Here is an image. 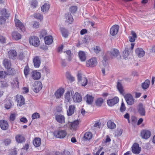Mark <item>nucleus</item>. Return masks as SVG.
<instances>
[{"mask_svg": "<svg viewBox=\"0 0 155 155\" xmlns=\"http://www.w3.org/2000/svg\"><path fill=\"white\" fill-rule=\"evenodd\" d=\"M9 14L6 12V9H3L0 12V24H2L5 23V18L9 17Z\"/></svg>", "mask_w": 155, "mask_h": 155, "instance_id": "f257e3e1", "label": "nucleus"}, {"mask_svg": "<svg viewBox=\"0 0 155 155\" xmlns=\"http://www.w3.org/2000/svg\"><path fill=\"white\" fill-rule=\"evenodd\" d=\"M78 78V84H81L82 86H86L87 82V78L84 77H82L81 74L78 73L77 75Z\"/></svg>", "mask_w": 155, "mask_h": 155, "instance_id": "f03ea898", "label": "nucleus"}, {"mask_svg": "<svg viewBox=\"0 0 155 155\" xmlns=\"http://www.w3.org/2000/svg\"><path fill=\"white\" fill-rule=\"evenodd\" d=\"M67 133L65 130H58L54 132V136L57 138H63L66 135Z\"/></svg>", "mask_w": 155, "mask_h": 155, "instance_id": "7ed1b4c3", "label": "nucleus"}, {"mask_svg": "<svg viewBox=\"0 0 155 155\" xmlns=\"http://www.w3.org/2000/svg\"><path fill=\"white\" fill-rule=\"evenodd\" d=\"M131 46L130 48H126L124 51H123V57L124 58L126 59L127 58H128L130 54L132 51V50L134 47V44L133 43H131Z\"/></svg>", "mask_w": 155, "mask_h": 155, "instance_id": "20e7f679", "label": "nucleus"}, {"mask_svg": "<svg viewBox=\"0 0 155 155\" xmlns=\"http://www.w3.org/2000/svg\"><path fill=\"white\" fill-rule=\"evenodd\" d=\"M97 63L96 58L93 57L86 61V65L88 67H93L97 65Z\"/></svg>", "mask_w": 155, "mask_h": 155, "instance_id": "39448f33", "label": "nucleus"}, {"mask_svg": "<svg viewBox=\"0 0 155 155\" xmlns=\"http://www.w3.org/2000/svg\"><path fill=\"white\" fill-rule=\"evenodd\" d=\"M29 42L31 44L35 46H38L40 44L38 38L35 36H31L29 38Z\"/></svg>", "mask_w": 155, "mask_h": 155, "instance_id": "423d86ee", "label": "nucleus"}, {"mask_svg": "<svg viewBox=\"0 0 155 155\" xmlns=\"http://www.w3.org/2000/svg\"><path fill=\"white\" fill-rule=\"evenodd\" d=\"M124 98L128 105H130L134 103V99L131 94H126L124 96Z\"/></svg>", "mask_w": 155, "mask_h": 155, "instance_id": "0eeeda50", "label": "nucleus"}, {"mask_svg": "<svg viewBox=\"0 0 155 155\" xmlns=\"http://www.w3.org/2000/svg\"><path fill=\"white\" fill-rule=\"evenodd\" d=\"M107 54L112 58H116L120 54L119 51L117 49L115 48L111 49L110 51H108Z\"/></svg>", "mask_w": 155, "mask_h": 155, "instance_id": "6e6552de", "label": "nucleus"}, {"mask_svg": "<svg viewBox=\"0 0 155 155\" xmlns=\"http://www.w3.org/2000/svg\"><path fill=\"white\" fill-rule=\"evenodd\" d=\"M15 26L18 29L19 28L23 32L25 31V28L24 25L19 20L15 18Z\"/></svg>", "mask_w": 155, "mask_h": 155, "instance_id": "1a4fd4ad", "label": "nucleus"}, {"mask_svg": "<svg viewBox=\"0 0 155 155\" xmlns=\"http://www.w3.org/2000/svg\"><path fill=\"white\" fill-rule=\"evenodd\" d=\"M141 150V148L139 147V145L137 143H135L133 145L132 151L135 154H139Z\"/></svg>", "mask_w": 155, "mask_h": 155, "instance_id": "9d476101", "label": "nucleus"}, {"mask_svg": "<svg viewBox=\"0 0 155 155\" xmlns=\"http://www.w3.org/2000/svg\"><path fill=\"white\" fill-rule=\"evenodd\" d=\"M42 87V84L40 82H35L34 83L33 89L35 92H38Z\"/></svg>", "mask_w": 155, "mask_h": 155, "instance_id": "9b49d317", "label": "nucleus"}, {"mask_svg": "<svg viewBox=\"0 0 155 155\" xmlns=\"http://www.w3.org/2000/svg\"><path fill=\"white\" fill-rule=\"evenodd\" d=\"M151 135V132L147 130H144L141 131V136L142 138L144 139H147L150 137Z\"/></svg>", "mask_w": 155, "mask_h": 155, "instance_id": "f8f14e48", "label": "nucleus"}, {"mask_svg": "<svg viewBox=\"0 0 155 155\" xmlns=\"http://www.w3.org/2000/svg\"><path fill=\"white\" fill-rule=\"evenodd\" d=\"M8 55L9 58L15 60L17 56V53L15 50H11L8 51Z\"/></svg>", "mask_w": 155, "mask_h": 155, "instance_id": "ddd939ff", "label": "nucleus"}, {"mask_svg": "<svg viewBox=\"0 0 155 155\" xmlns=\"http://www.w3.org/2000/svg\"><path fill=\"white\" fill-rule=\"evenodd\" d=\"M119 99L117 97H115L114 98L107 100V103L110 106H112L117 104L119 101Z\"/></svg>", "mask_w": 155, "mask_h": 155, "instance_id": "4468645a", "label": "nucleus"}, {"mask_svg": "<svg viewBox=\"0 0 155 155\" xmlns=\"http://www.w3.org/2000/svg\"><path fill=\"white\" fill-rule=\"evenodd\" d=\"M119 30V26L117 25H115L113 26L110 30V34L112 36L116 35Z\"/></svg>", "mask_w": 155, "mask_h": 155, "instance_id": "2eb2a0df", "label": "nucleus"}, {"mask_svg": "<svg viewBox=\"0 0 155 155\" xmlns=\"http://www.w3.org/2000/svg\"><path fill=\"white\" fill-rule=\"evenodd\" d=\"M56 120L61 124H63L65 122V118L61 114L56 115L55 116Z\"/></svg>", "mask_w": 155, "mask_h": 155, "instance_id": "dca6fc26", "label": "nucleus"}, {"mask_svg": "<svg viewBox=\"0 0 155 155\" xmlns=\"http://www.w3.org/2000/svg\"><path fill=\"white\" fill-rule=\"evenodd\" d=\"M31 74L32 78L35 80H38L41 77V73L36 71L32 72Z\"/></svg>", "mask_w": 155, "mask_h": 155, "instance_id": "f3484780", "label": "nucleus"}, {"mask_svg": "<svg viewBox=\"0 0 155 155\" xmlns=\"http://www.w3.org/2000/svg\"><path fill=\"white\" fill-rule=\"evenodd\" d=\"M0 127L3 130H7L8 127V125L7 121L3 120H0Z\"/></svg>", "mask_w": 155, "mask_h": 155, "instance_id": "a211bd4d", "label": "nucleus"}, {"mask_svg": "<svg viewBox=\"0 0 155 155\" xmlns=\"http://www.w3.org/2000/svg\"><path fill=\"white\" fill-rule=\"evenodd\" d=\"M138 111L139 114L141 116H145V107L143 105L140 104L139 105Z\"/></svg>", "mask_w": 155, "mask_h": 155, "instance_id": "6ab92c4d", "label": "nucleus"}, {"mask_svg": "<svg viewBox=\"0 0 155 155\" xmlns=\"http://www.w3.org/2000/svg\"><path fill=\"white\" fill-rule=\"evenodd\" d=\"M65 20L66 22L68 24H71L73 21V18L72 15L70 13H67L65 14Z\"/></svg>", "mask_w": 155, "mask_h": 155, "instance_id": "aec40b11", "label": "nucleus"}, {"mask_svg": "<svg viewBox=\"0 0 155 155\" xmlns=\"http://www.w3.org/2000/svg\"><path fill=\"white\" fill-rule=\"evenodd\" d=\"M34 66L36 68H38L40 66L41 64V60L40 58L36 56L35 57L33 60Z\"/></svg>", "mask_w": 155, "mask_h": 155, "instance_id": "412c9836", "label": "nucleus"}, {"mask_svg": "<svg viewBox=\"0 0 155 155\" xmlns=\"http://www.w3.org/2000/svg\"><path fill=\"white\" fill-rule=\"evenodd\" d=\"M135 52L137 55L140 58L143 57L145 53V51L143 49L139 48L136 49Z\"/></svg>", "mask_w": 155, "mask_h": 155, "instance_id": "4be33fe9", "label": "nucleus"}, {"mask_svg": "<svg viewBox=\"0 0 155 155\" xmlns=\"http://www.w3.org/2000/svg\"><path fill=\"white\" fill-rule=\"evenodd\" d=\"M74 94L73 91H68L65 95V97L66 101L68 102L70 100L71 98Z\"/></svg>", "mask_w": 155, "mask_h": 155, "instance_id": "5701e85b", "label": "nucleus"}, {"mask_svg": "<svg viewBox=\"0 0 155 155\" xmlns=\"http://www.w3.org/2000/svg\"><path fill=\"white\" fill-rule=\"evenodd\" d=\"M73 97V100L75 102H80L82 100L81 95L78 92H76Z\"/></svg>", "mask_w": 155, "mask_h": 155, "instance_id": "b1692460", "label": "nucleus"}, {"mask_svg": "<svg viewBox=\"0 0 155 155\" xmlns=\"http://www.w3.org/2000/svg\"><path fill=\"white\" fill-rule=\"evenodd\" d=\"M64 92V90L63 89H59L55 92V96L57 98H59L63 95Z\"/></svg>", "mask_w": 155, "mask_h": 155, "instance_id": "393cba45", "label": "nucleus"}, {"mask_svg": "<svg viewBox=\"0 0 155 155\" xmlns=\"http://www.w3.org/2000/svg\"><path fill=\"white\" fill-rule=\"evenodd\" d=\"M94 97L92 96L86 95L84 97V99L86 100L87 103L89 104H91L92 103Z\"/></svg>", "mask_w": 155, "mask_h": 155, "instance_id": "a878e982", "label": "nucleus"}, {"mask_svg": "<svg viewBox=\"0 0 155 155\" xmlns=\"http://www.w3.org/2000/svg\"><path fill=\"white\" fill-rule=\"evenodd\" d=\"M45 43L46 44L49 45L51 44L53 41V39L51 36H48L44 38Z\"/></svg>", "mask_w": 155, "mask_h": 155, "instance_id": "bb28decb", "label": "nucleus"}, {"mask_svg": "<svg viewBox=\"0 0 155 155\" xmlns=\"http://www.w3.org/2000/svg\"><path fill=\"white\" fill-rule=\"evenodd\" d=\"M15 139L17 142L18 143H22L25 141V139L23 135L18 134L15 137Z\"/></svg>", "mask_w": 155, "mask_h": 155, "instance_id": "cd10ccee", "label": "nucleus"}, {"mask_svg": "<svg viewBox=\"0 0 155 155\" xmlns=\"http://www.w3.org/2000/svg\"><path fill=\"white\" fill-rule=\"evenodd\" d=\"M3 64L5 68L7 69L11 68V64L10 60L7 59H5L3 61Z\"/></svg>", "mask_w": 155, "mask_h": 155, "instance_id": "c85d7f7f", "label": "nucleus"}, {"mask_svg": "<svg viewBox=\"0 0 155 155\" xmlns=\"http://www.w3.org/2000/svg\"><path fill=\"white\" fill-rule=\"evenodd\" d=\"M75 107L74 106L71 105L69 106L68 110L67 112V114L68 116H71L74 113Z\"/></svg>", "mask_w": 155, "mask_h": 155, "instance_id": "c756f323", "label": "nucleus"}, {"mask_svg": "<svg viewBox=\"0 0 155 155\" xmlns=\"http://www.w3.org/2000/svg\"><path fill=\"white\" fill-rule=\"evenodd\" d=\"M12 36L13 38L16 40H19L21 38V35L17 32L14 31L12 33Z\"/></svg>", "mask_w": 155, "mask_h": 155, "instance_id": "7c9ffc66", "label": "nucleus"}, {"mask_svg": "<svg viewBox=\"0 0 155 155\" xmlns=\"http://www.w3.org/2000/svg\"><path fill=\"white\" fill-rule=\"evenodd\" d=\"M33 143L35 147H39L41 144V139L39 138H35L33 140Z\"/></svg>", "mask_w": 155, "mask_h": 155, "instance_id": "2f4dec72", "label": "nucleus"}, {"mask_svg": "<svg viewBox=\"0 0 155 155\" xmlns=\"http://www.w3.org/2000/svg\"><path fill=\"white\" fill-rule=\"evenodd\" d=\"M50 7L49 4L45 3L41 8V11L43 12L46 13L49 10Z\"/></svg>", "mask_w": 155, "mask_h": 155, "instance_id": "473e14b6", "label": "nucleus"}, {"mask_svg": "<svg viewBox=\"0 0 155 155\" xmlns=\"http://www.w3.org/2000/svg\"><path fill=\"white\" fill-rule=\"evenodd\" d=\"M78 55L81 61H84L86 60V54L84 51H80L79 52Z\"/></svg>", "mask_w": 155, "mask_h": 155, "instance_id": "72a5a7b5", "label": "nucleus"}, {"mask_svg": "<svg viewBox=\"0 0 155 155\" xmlns=\"http://www.w3.org/2000/svg\"><path fill=\"white\" fill-rule=\"evenodd\" d=\"M19 82L17 78H15L11 83L12 86L13 88L18 87Z\"/></svg>", "mask_w": 155, "mask_h": 155, "instance_id": "f704fd0d", "label": "nucleus"}, {"mask_svg": "<svg viewBox=\"0 0 155 155\" xmlns=\"http://www.w3.org/2000/svg\"><path fill=\"white\" fill-rule=\"evenodd\" d=\"M92 137V134L91 133L87 132L84 134V139L85 140H89Z\"/></svg>", "mask_w": 155, "mask_h": 155, "instance_id": "c9c22d12", "label": "nucleus"}, {"mask_svg": "<svg viewBox=\"0 0 155 155\" xmlns=\"http://www.w3.org/2000/svg\"><path fill=\"white\" fill-rule=\"evenodd\" d=\"M150 84V81L149 80H146L142 84V87L144 89H146L148 88Z\"/></svg>", "mask_w": 155, "mask_h": 155, "instance_id": "e433bc0d", "label": "nucleus"}, {"mask_svg": "<svg viewBox=\"0 0 155 155\" xmlns=\"http://www.w3.org/2000/svg\"><path fill=\"white\" fill-rule=\"evenodd\" d=\"M25 104V99L23 96L20 95L18 101L17 105L21 106Z\"/></svg>", "mask_w": 155, "mask_h": 155, "instance_id": "4c0bfd02", "label": "nucleus"}, {"mask_svg": "<svg viewBox=\"0 0 155 155\" xmlns=\"http://www.w3.org/2000/svg\"><path fill=\"white\" fill-rule=\"evenodd\" d=\"M79 124V122L78 120H75L72 123H71L70 125L71 129H76L78 127Z\"/></svg>", "mask_w": 155, "mask_h": 155, "instance_id": "58836bf2", "label": "nucleus"}, {"mask_svg": "<svg viewBox=\"0 0 155 155\" xmlns=\"http://www.w3.org/2000/svg\"><path fill=\"white\" fill-rule=\"evenodd\" d=\"M117 88L121 94H124V90L122 84L120 82H118L117 84Z\"/></svg>", "mask_w": 155, "mask_h": 155, "instance_id": "ea45409f", "label": "nucleus"}, {"mask_svg": "<svg viewBox=\"0 0 155 155\" xmlns=\"http://www.w3.org/2000/svg\"><path fill=\"white\" fill-rule=\"evenodd\" d=\"M42 72L44 74H46L47 77L49 76L50 71L49 69L46 66H45L41 70Z\"/></svg>", "mask_w": 155, "mask_h": 155, "instance_id": "a19ab883", "label": "nucleus"}, {"mask_svg": "<svg viewBox=\"0 0 155 155\" xmlns=\"http://www.w3.org/2000/svg\"><path fill=\"white\" fill-rule=\"evenodd\" d=\"M63 36L65 38H67L68 36V33L67 30L64 28H60Z\"/></svg>", "mask_w": 155, "mask_h": 155, "instance_id": "79ce46f5", "label": "nucleus"}, {"mask_svg": "<svg viewBox=\"0 0 155 155\" xmlns=\"http://www.w3.org/2000/svg\"><path fill=\"white\" fill-rule=\"evenodd\" d=\"M107 127L110 129H114L116 127L115 124L111 120H109L107 122Z\"/></svg>", "mask_w": 155, "mask_h": 155, "instance_id": "37998d69", "label": "nucleus"}, {"mask_svg": "<svg viewBox=\"0 0 155 155\" xmlns=\"http://www.w3.org/2000/svg\"><path fill=\"white\" fill-rule=\"evenodd\" d=\"M66 78L69 81H74V77L71 75L70 72L68 71L67 72L66 74Z\"/></svg>", "mask_w": 155, "mask_h": 155, "instance_id": "c03bdc74", "label": "nucleus"}, {"mask_svg": "<svg viewBox=\"0 0 155 155\" xmlns=\"http://www.w3.org/2000/svg\"><path fill=\"white\" fill-rule=\"evenodd\" d=\"M30 71V69L28 65H26L25 67L24 70V74L26 78H27L28 75Z\"/></svg>", "mask_w": 155, "mask_h": 155, "instance_id": "a18cd8bd", "label": "nucleus"}, {"mask_svg": "<svg viewBox=\"0 0 155 155\" xmlns=\"http://www.w3.org/2000/svg\"><path fill=\"white\" fill-rule=\"evenodd\" d=\"M103 102V99L101 98L97 99L96 101V104L97 106H100L102 104Z\"/></svg>", "mask_w": 155, "mask_h": 155, "instance_id": "49530a36", "label": "nucleus"}, {"mask_svg": "<svg viewBox=\"0 0 155 155\" xmlns=\"http://www.w3.org/2000/svg\"><path fill=\"white\" fill-rule=\"evenodd\" d=\"M34 16L37 19H39L41 20L43 18V16L39 13H35L34 15Z\"/></svg>", "mask_w": 155, "mask_h": 155, "instance_id": "de8ad7c7", "label": "nucleus"}, {"mask_svg": "<svg viewBox=\"0 0 155 155\" xmlns=\"http://www.w3.org/2000/svg\"><path fill=\"white\" fill-rule=\"evenodd\" d=\"M40 114L36 112L34 113L32 115L31 117L32 119L39 118L40 117Z\"/></svg>", "mask_w": 155, "mask_h": 155, "instance_id": "09e8293b", "label": "nucleus"}, {"mask_svg": "<svg viewBox=\"0 0 155 155\" xmlns=\"http://www.w3.org/2000/svg\"><path fill=\"white\" fill-rule=\"evenodd\" d=\"M47 34V32L45 30H43L41 31L40 32V37L41 38H43L44 37H45L46 35Z\"/></svg>", "mask_w": 155, "mask_h": 155, "instance_id": "8fccbe9b", "label": "nucleus"}, {"mask_svg": "<svg viewBox=\"0 0 155 155\" xmlns=\"http://www.w3.org/2000/svg\"><path fill=\"white\" fill-rule=\"evenodd\" d=\"M12 106V104L10 101H9L7 103L5 104V107L7 109L10 108Z\"/></svg>", "mask_w": 155, "mask_h": 155, "instance_id": "3c124183", "label": "nucleus"}, {"mask_svg": "<svg viewBox=\"0 0 155 155\" xmlns=\"http://www.w3.org/2000/svg\"><path fill=\"white\" fill-rule=\"evenodd\" d=\"M125 110L126 107L125 106V104L123 102H122L120 108V110L121 112H123L125 111Z\"/></svg>", "mask_w": 155, "mask_h": 155, "instance_id": "603ef678", "label": "nucleus"}, {"mask_svg": "<svg viewBox=\"0 0 155 155\" xmlns=\"http://www.w3.org/2000/svg\"><path fill=\"white\" fill-rule=\"evenodd\" d=\"M11 142V140L10 139L8 138L5 140L4 143L5 145L8 146L9 145Z\"/></svg>", "mask_w": 155, "mask_h": 155, "instance_id": "864d4df0", "label": "nucleus"}, {"mask_svg": "<svg viewBox=\"0 0 155 155\" xmlns=\"http://www.w3.org/2000/svg\"><path fill=\"white\" fill-rule=\"evenodd\" d=\"M17 151L15 149H13L9 151V155H17Z\"/></svg>", "mask_w": 155, "mask_h": 155, "instance_id": "5fc2aeb1", "label": "nucleus"}, {"mask_svg": "<svg viewBox=\"0 0 155 155\" xmlns=\"http://www.w3.org/2000/svg\"><path fill=\"white\" fill-rule=\"evenodd\" d=\"M38 2L36 0L33 1L31 2V5L33 8H35L37 5Z\"/></svg>", "mask_w": 155, "mask_h": 155, "instance_id": "6e6d98bb", "label": "nucleus"}, {"mask_svg": "<svg viewBox=\"0 0 155 155\" xmlns=\"http://www.w3.org/2000/svg\"><path fill=\"white\" fill-rule=\"evenodd\" d=\"M70 11L71 12L74 13L77 10V8L76 6H72L70 8Z\"/></svg>", "mask_w": 155, "mask_h": 155, "instance_id": "4d7b16f0", "label": "nucleus"}, {"mask_svg": "<svg viewBox=\"0 0 155 155\" xmlns=\"http://www.w3.org/2000/svg\"><path fill=\"white\" fill-rule=\"evenodd\" d=\"M32 25L34 28H38L39 26V23L36 21H34L33 22Z\"/></svg>", "mask_w": 155, "mask_h": 155, "instance_id": "13d9d810", "label": "nucleus"}, {"mask_svg": "<svg viewBox=\"0 0 155 155\" xmlns=\"http://www.w3.org/2000/svg\"><path fill=\"white\" fill-rule=\"evenodd\" d=\"M103 64V66L104 67H108V65H107V62L106 61V60L105 58H104L102 61Z\"/></svg>", "mask_w": 155, "mask_h": 155, "instance_id": "bf43d9fd", "label": "nucleus"}, {"mask_svg": "<svg viewBox=\"0 0 155 155\" xmlns=\"http://www.w3.org/2000/svg\"><path fill=\"white\" fill-rule=\"evenodd\" d=\"M122 133V130L120 129L117 130L116 133L117 136H120Z\"/></svg>", "mask_w": 155, "mask_h": 155, "instance_id": "052dcab7", "label": "nucleus"}, {"mask_svg": "<svg viewBox=\"0 0 155 155\" xmlns=\"http://www.w3.org/2000/svg\"><path fill=\"white\" fill-rule=\"evenodd\" d=\"M5 75V72L1 71H0V78H4Z\"/></svg>", "mask_w": 155, "mask_h": 155, "instance_id": "680f3d73", "label": "nucleus"}, {"mask_svg": "<svg viewBox=\"0 0 155 155\" xmlns=\"http://www.w3.org/2000/svg\"><path fill=\"white\" fill-rule=\"evenodd\" d=\"M94 51L96 53H99L101 51V49L99 47L96 46L94 48Z\"/></svg>", "mask_w": 155, "mask_h": 155, "instance_id": "e2e57ef3", "label": "nucleus"}, {"mask_svg": "<svg viewBox=\"0 0 155 155\" xmlns=\"http://www.w3.org/2000/svg\"><path fill=\"white\" fill-rule=\"evenodd\" d=\"M15 114H11L10 117V120L11 121H13L15 119Z\"/></svg>", "mask_w": 155, "mask_h": 155, "instance_id": "0e129e2a", "label": "nucleus"}, {"mask_svg": "<svg viewBox=\"0 0 155 155\" xmlns=\"http://www.w3.org/2000/svg\"><path fill=\"white\" fill-rule=\"evenodd\" d=\"M5 41L6 39L5 38L2 36H0V42L4 43H5Z\"/></svg>", "mask_w": 155, "mask_h": 155, "instance_id": "69168bd1", "label": "nucleus"}, {"mask_svg": "<svg viewBox=\"0 0 155 155\" xmlns=\"http://www.w3.org/2000/svg\"><path fill=\"white\" fill-rule=\"evenodd\" d=\"M20 121L24 123H26L28 120L25 117H23L20 119Z\"/></svg>", "mask_w": 155, "mask_h": 155, "instance_id": "338daca9", "label": "nucleus"}, {"mask_svg": "<svg viewBox=\"0 0 155 155\" xmlns=\"http://www.w3.org/2000/svg\"><path fill=\"white\" fill-rule=\"evenodd\" d=\"M50 155H62V154L58 152H54L51 153Z\"/></svg>", "mask_w": 155, "mask_h": 155, "instance_id": "774afa93", "label": "nucleus"}]
</instances>
